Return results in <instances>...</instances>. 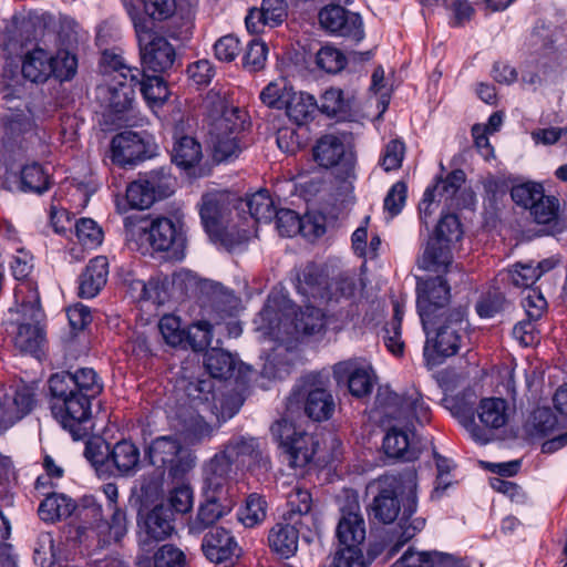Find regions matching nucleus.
<instances>
[{
	"label": "nucleus",
	"mask_w": 567,
	"mask_h": 567,
	"mask_svg": "<svg viewBox=\"0 0 567 567\" xmlns=\"http://www.w3.org/2000/svg\"><path fill=\"white\" fill-rule=\"evenodd\" d=\"M543 186L538 183H524L516 185L511 190L512 199L519 206L533 209L534 204L543 197Z\"/></svg>",
	"instance_id": "nucleus-59"
},
{
	"label": "nucleus",
	"mask_w": 567,
	"mask_h": 567,
	"mask_svg": "<svg viewBox=\"0 0 567 567\" xmlns=\"http://www.w3.org/2000/svg\"><path fill=\"white\" fill-rule=\"evenodd\" d=\"M152 465L164 468L172 478L179 480L196 465V455L173 436L156 437L147 449Z\"/></svg>",
	"instance_id": "nucleus-11"
},
{
	"label": "nucleus",
	"mask_w": 567,
	"mask_h": 567,
	"mask_svg": "<svg viewBox=\"0 0 567 567\" xmlns=\"http://www.w3.org/2000/svg\"><path fill=\"white\" fill-rule=\"evenodd\" d=\"M75 508L73 501L63 494L52 493L40 504L38 513L44 522H55L69 517Z\"/></svg>",
	"instance_id": "nucleus-39"
},
{
	"label": "nucleus",
	"mask_w": 567,
	"mask_h": 567,
	"mask_svg": "<svg viewBox=\"0 0 567 567\" xmlns=\"http://www.w3.org/2000/svg\"><path fill=\"white\" fill-rule=\"evenodd\" d=\"M275 217L277 229L281 236L292 237L305 228L302 219L291 209H277Z\"/></svg>",
	"instance_id": "nucleus-63"
},
{
	"label": "nucleus",
	"mask_w": 567,
	"mask_h": 567,
	"mask_svg": "<svg viewBox=\"0 0 567 567\" xmlns=\"http://www.w3.org/2000/svg\"><path fill=\"white\" fill-rule=\"evenodd\" d=\"M125 239L136 245V249L154 251H172L178 257L186 245L182 224L167 217H157L151 221L140 216H127L124 219Z\"/></svg>",
	"instance_id": "nucleus-4"
},
{
	"label": "nucleus",
	"mask_w": 567,
	"mask_h": 567,
	"mask_svg": "<svg viewBox=\"0 0 567 567\" xmlns=\"http://www.w3.org/2000/svg\"><path fill=\"white\" fill-rule=\"evenodd\" d=\"M318 18L321 28L332 34L351 38L354 41H361L364 37L361 17L341 6L330 4L322 8Z\"/></svg>",
	"instance_id": "nucleus-17"
},
{
	"label": "nucleus",
	"mask_w": 567,
	"mask_h": 567,
	"mask_svg": "<svg viewBox=\"0 0 567 567\" xmlns=\"http://www.w3.org/2000/svg\"><path fill=\"white\" fill-rule=\"evenodd\" d=\"M302 529L298 523L282 519L269 532L268 543L270 548L284 558L293 556L298 549L299 533Z\"/></svg>",
	"instance_id": "nucleus-27"
},
{
	"label": "nucleus",
	"mask_w": 567,
	"mask_h": 567,
	"mask_svg": "<svg viewBox=\"0 0 567 567\" xmlns=\"http://www.w3.org/2000/svg\"><path fill=\"white\" fill-rule=\"evenodd\" d=\"M213 326L208 321H198L185 331L184 346L188 344L194 351H204L212 341Z\"/></svg>",
	"instance_id": "nucleus-54"
},
{
	"label": "nucleus",
	"mask_w": 567,
	"mask_h": 567,
	"mask_svg": "<svg viewBox=\"0 0 567 567\" xmlns=\"http://www.w3.org/2000/svg\"><path fill=\"white\" fill-rule=\"evenodd\" d=\"M558 429V419L548 408L536 409L526 423V431L533 437H545Z\"/></svg>",
	"instance_id": "nucleus-46"
},
{
	"label": "nucleus",
	"mask_w": 567,
	"mask_h": 567,
	"mask_svg": "<svg viewBox=\"0 0 567 567\" xmlns=\"http://www.w3.org/2000/svg\"><path fill=\"white\" fill-rule=\"evenodd\" d=\"M14 303L16 312L22 318L13 337L14 348L21 353L39 357L45 343V334L40 324L44 313L35 285L31 281L17 285Z\"/></svg>",
	"instance_id": "nucleus-5"
},
{
	"label": "nucleus",
	"mask_w": 567,
	"mask_h": 567,
	"mask_svg": "<svg viewBox=\"0 0 567 567\" xmlns=\"http://www.w3.org/2000/svg\"><path fill=\"white\" fill-rule=\"evenodd\" d=\"M297 333L315 334L324 327L323 313L315 306H306L297 316L293 322Z\"/></svg>",
	"instance_id": "nucleus-49"
},
{
	"label": "nucleus",
	"mask_w": 567,
	"mask_h": 567,
	"mask_svg": "<svg viewBox=\"0 0 567 567\" xmlns=\"http://www.w3.org/2000/svg\"><path fill=\"white\" fill-rule=\"evenodd\" d=\"M336 535L341 545L349 547H360L365 540V520L355 493H346L344 503L340 507Z\"/></svg>",
	"instance_id": "nucleus-14"
},
{
	"label": "nucleus",
	"mask_w": 567,
	"mask_h": 567,
	"mask_svg": "<svg viewBox=\"0 0 567 567\" xmlns=\"http://www.w3.org/2000/svg\"><path fill=\"white\" fill-rule=\"evenodd\" d=\"M233 198L225 192H213L203 195L199 215L205 230L209 235H219L231 212Z\"/></svg>",
	"instance_id": "nucleus-20"
},
{
	"label": "nucleus",
	"mask_w": 567,
	"mask_h": 567,
	"mask_svg": "<svg viewBox=\"0 0 567 567\" xmlns=\"http://www.w3.org/2000/svg\"><path fill=\"white\" fill-rule=\"evenodd\" d=\"M289 403L302 404L305 414L317 422L329 420L336 409L328 380L313 373L298 381L289 396Z\"/></svg>",
	"instance_id": "nucleus-9"
},
{
	"label": "nucleus",
	"mask_w": 567,
	"mask_h": 567,
	"mask_svg": "<svg viewBox=\"0 0 567 567\" xmlns=\"http://www.w3.org/2000/svg\"><path fill=\"white\" fill-rule=\"evenodd\" d=\"M416 498L413 493L408 498V505L403 511V515L398 524L388 535L390 545L389 556L395 555L410 539L414 537L417 530L423 528L424 520L414 519L410 523L411 515L415 512Z\"/></svg>",
	"instance_id": "nucleus-25"
},
{
	"label": "nucleus",
	"mask_w": 567,
	"mask_h": 567,
	"mask_svg": "<svg viewBox=\"0 0 567 567\" xmlns=\"http://www.w3.org/2000/svg\"><path fill=\"white\" fill-rule=\"evenodd\" d=\"M235 506L234 498L229 493H217L203 489V502H200L196 516L188 523V530L193 535H199L223 517L228 515Z\"/></svg>",
	"instance_id": "nucleus-15"
},
{
	"label": "nucleus",
	"mask_w": 567,
	"mask_h": 567,
	"mask_svg": "<svg viewBox=\"0 0 567 567\" xmlns=\"http://www.w3.org/2000/svg\"><path fill=\"white\" fill-rule=\"evenodd\" d=\"M268 48L259 40L249 42L243 58V65L249 72H257L264 69L267 60Z\"/></svg>",
	"instance_id": "nucleus-62"
},
{
	"label": "nucleus",
	"mask_w": 567,
	"mask_h": 567,
	"mask_svg": "<svg viewBox=\"0 0 567 567\" xmlns=\"http://www.w3.org/2000/svg\"><path fill=\"white\" fill-rule=\"evenodd\" d=\"M464 183L465 173L462 169H454L445 178H439L436 184L427 189L433 190L439 203L444 200L449 209H458L465 206V202L461 203V198L465 194L464 192L460 193Z\"/></svg>",
	"instance_id": "nucleus-30"
},
{
	"label": "nucleus",
	"mask_w": 567,
	"mask_h": 567,
	"mask_svg": "<svg viewBox=\"0 0 567 567\" xmlns=\"http://www.w3.org/2000/svg\"><path fill=\"white\" fill-rule=\"evenodd\" d=\"M234 465L220 451L204 466L203 489L217 493H229V478Z\"/></svg>",
	"instance_id": "nucleus-29"
},
{
	"label": "nucleus",
	"mask_w": 567,
	"mask_h": 567,
	"mask_svg": "<svg viewBox=\"0 0 567 567\" xmlns=\"http://www.w3.org/2000/svg\"><path fill=\"white\" fill-rule=\"evenodd\" d=\"M172 159L184 169L194 167L202 159V146L194 137L182 136L173 147Z\"/></svg>",
	"instance_id": "nucleus-43"
},
{
	"label": "nucleus",
	"mask_w": 567,
	"mask_h": 567,
	"mask_svg": "<svg viewBox=\"0 0 567 567\" xmlns=\"http://www.w3.org/2000/svg\"><path fill=\"white\" fill-rule=\"evenodd\" d=\"M6 112L1 116L3 128V143L18 144L27 135L33 134L34 123L25 102L4 106Z\"/></svg>",
	"instance_id": "nucleus-22"
},
{
	"label": "nucleus",
	"mask_w": 567,
	"mask_h": 567,
	"mask_svg": "<svg viewBox=\"0 0 567 567\" xmlns=\"http://www.w3.org/2000/svg\"><path fill=\"white\" fill-rule=\"evenodd\" d=\"M51 54L41 48L28 51L20 59L21 72L31 83H44L52 76Z\"/></svg>",
	"instance_id": "nucleus-31"
},
{
	"label": "nucleus",
	"mask_w": 567,
	"mask_h": 567,
	"mask_svg": "<svg viewBox=\"0 0 567 567\" xmlns=\"http://www.w3.org/2000/svg\"><path fill=\"white\" fill-rule=\"evenodd\" d=\"M298 289L302 295L315 300L338 302L342 298H351L355 292L357 285L352 272H340L328 280L319 268L308 266L302 272V278L299 279Z\"/></svg>",
	"instance_id": "nucleus-10"
},
{
	"label": "nucleus",
	"mask_w": 567,
	"mask_h": 567,
	"mask_svg": "<svg viewBox=\"0 0 567 567\" xmlns=\"http://www.w3.org/2000/svg\"><path fill=\"white\" fill-rule=\"evenodd\" d=\"M234 357L219 348H212L206 351L204 357V365L212 378L228 379L235 370Z\"/></svg>",
	"instance_id": "nucleus-42"
},
{
	"label": "nucleus",
	"mask_w": 567,
	"mask_h": 567,
	"mask_svg": "<svg viewBox=\"0 0 567 567\" xmlns=\"http://www.w3.org/2000/svg\"><path fill=\"white\" fill-rule=\"evenodd\" d=\"M452 261L451 246L444 241L431 238L419 257L417 265L423 270L444 272L452 265Z\"/></svg>",
	"instance_id": "nucleus-33"
},
{
	"label": "nucleus",
	"mask_w": 567,
	"mask_h": 567,
	"mask_svg": "<svg viewBox=\"0 0 567 567\" xmlns=\"http://www.w3.org/2000/svg\"><path fill=\"white\" fill-rule=\"evenodd\" d=\"M144 12H141L144 17L153 23V21H166L174 17L177 10L176 0H142Z\"/></svg>",
	"instance_id": "nucleus-58"
},
{
	"label": "nucleus",
	"mask_w": 567,
	"mask_h": 567,
	"mask_svg": "<svg viewBox=\"0 0 567 567\" xmlns=\"http://www.w3.org/2000/svg\"><path fill=\"white\" fill-rule=\"evenodd\" d=\"M205 107L208 112V142L214 159L224 162L238 156L239 135L245 127L246 112L230 106L226 94L215 90L207 93Z\"/></svg>",
	"instance_id": "nucleus-2"
},
{
	"label": "nucleus",
	"mask_w": 567,
	"mask_h": 567,
	"mask_svg": "<svg viewBox=\"0 0 567 567\" xmlns=\"http://www.w3.org/2000/svg\"><path fill=\"white\" fill-rule=\"evenodd\" d=\"M21 182L24 188L38 194L48 190L51 185L48 172L38 163L25 165L22 168Z\"/></svg>",
	"instance_id": "nucleus-51"
},
{
	"label": "nucleus",
	"mask_w": 567,
	"mask_h": 567,
	"mask_svg": "<svg viewBox=\"0 0 567 567\" xmlns=\"http://www.w3.org/2000/svg\"><path fill=\"white\" fill-rule=\"evenodd\" d=\"M113 163L126 167L143 161L147 152L142 137L132 131H125L115 135L111 142Z\"/></svg>",
	"instance_id": "nucleus-23"
},
{
	"label": "nucleus",
	"mask_w": 567,
	"mask_h": 567,
	"mask_svg": "<svg viewBox=\"0 0 567 567\" xmlns=\"http://www.w3.org/2000/svg\"><path fill=\"white\" fill-rule=\"evenodd\" d=\"M312 439L303 433L298 432L285 446L286 452L290 456V464L295 467L308 464L312 456L313 450L309 446Z\"/></svg>",
	"instance_id": "nucleus-48"
},
{
	"label": "nucleus",
	"mask_w": 567,
	"mask_h": 567,
	"mask_svg": "<svg viewBox=\"0 0 567 567\" xmlns=\"http://www.w3.org/2000/svg\"><path fill=\"white\" fill-rule=\"evenodd\" d=\"M291 90L285 82H270L260 92V100L268 107L281 110Z\"/></svg>",
	"instance_id": "nucleus-61"
},
{
	"label": "nucleus",
	"mask_w": 567,
	"mask_h": 567,
	"mask_svg": "<svg viewBox=\"0 0 567 567\" xmlns=\"http://www.w3.org/2000/svg\"><path fill=\"white\" fill-rule=\"evenodd\" d=\"M137 86H140L144 100L151 106H159L168 99L169 91L166 82L158 75H146L145 72L141 71Z\"/></svg>",
	"instance_id": "nucleus-44"
},
{
	"label": "nucleus",
	"mask_w": 567,
	"mask_h": 567,
	"mask_svg": "<svg viewBox=\"0 0 567 567\" xmlns=\"http://www.w3.org/2000/svg\"><path fill=\"white\" fill-rule=\"evenodd\" d=\"M75 234L79 241L86 248L99 247L103 241L102 228L91 218H81L75 224Z\"/></svg>",
	"instance_id": "nucleus-57"
},
{
	"label": "nucleus",
	"mask_w": 567,
	"mask_h": 567,
	"mask_svg": "<svg viewBox=\"0 0 567 567\" xmlns=\"http://www.w3.org/2000/svg\"><path fill=\"white\" fill-rule=\"evenodd\" d=\"M143 527L150 539L159 542L167 538L174 530L172 509L164 505L155 506L146 515Z\"/></svg>",
	"instance_id": "nucleus-37"
},
{
	"label": "nucleus",
	"mask_w": 567,
	"mask_h": 567,
	"mask_svg": "<svg viewBox=\"0 0 567 567\" xmlns=\"http://www.w3.org/2000/svg\"><path fill=\"white\" fill-rule=\"evenodd\" d=\"M416 306L425 333L435 317L442 316L450 302V286L441 276L419 279L416 284Z\"/></svg>",
	"instance_id": "nucleus-12"
},
{
	"label": "nucleus",
	"mask_w": 567,
	"mask_h": 567,
	"mask_svg": "<svg viewBox=\"0 0 567 567\" xmlns=\"http://www.w3.org/2000/svg\"><path fill=\"white\" fill-rule=\"evenodd\" d=\"M429 333L424 347V357L429 362L439 364L441 358L456 354L470 340L465 310L457 307L435 317L429 326Z\"/></svg>",
	"instance_id": "nucleus-6"
},
{
	"label": "nucleus",
	"mask_w": 567,
	"mask_h": 567,
	"mask_svg": "<svg viewBox=\"0 0 567 567\" xmlns=\"http://www.w3.org/2000/svg\"><path fill=\"white\" fill-rule=\"evenodd\" d=\"M33 403V394L27 388L17 391L13 396V408L2 410L0 426L2 429L12 426L32 410Z\"/></svg>",
	"instance_id": "nucleus-45"
},
{
	"label": "nucleus",
	"mask_w": 567,
	"mask_h": 567,
	"mask_svg": "<svg viewBox=\"0 0 567 567\" xmlns=\"http://www.w3.org/2000/svg\"><path fill=\"white\" fill-rule=\"evenodd\" d=\"M105 450L107 467H114L122 476H130L136 472L140 465V450L133 442L122 440L112 447L105 446Z\"/></svg>",
	"instance_id": "nucleus-26"
},
{
	"label": "nucleus",
	"mask_w": 567,
	"mask_h": 567,
	"mask_svg": "<svg viewBox=\"0 0 567 567\" xmlns=\"http://www.w3.org/2000/svg\"><path fill=\"white\" fill-rule=\"evenodd\" d=\"M127 13L134 28L143 72L165 73L172 70L177 53L168 39L181 40V32L172 28L159 32L134 6L127 9Z\"/></svg>",
	"instance_id": "nucleus-3"
},
{
	"label": "nucleus",
	"mask_w": 567,
	"mask_h": 567,
	"mask_svg": "<svg viewBox=\"0 0 567 567\" xmlns=\"http://www.w3.org/2000/svg\"><path fill=\"white\" fill-rule=\"evenodd\" d=\"M375 408L382 422L396 421L406 426L413 419L420 424L430 421V409L417 391L398 394L389 386H380L375 396Z\"/></svg>",
	"instance_id": "nucleus-7"
},
{
	"label": "nucleus",
	"mask_w": 567,
	"mask_h": 567,
	"mask_svg": "<svg viewBox=\"0 0 567 567\" xmlns=\"http://www.w3.org/2000/svg\"><path fill=\"white\" fill-rule=\"evenodd\" d=\"M402 483V477L389 474L369 483L368 491L373 494L370 505V516L373 519L390 524L398 517L401 509L399 493Z\"/></svg>",
	"instance_id": "nucleus-13"
},
{
	"label": "nucleus",
	"mask_w": 567,
	"mask_h": 567,
	"mask_svg": "<svg viewBox=\"0 0 567 567\" xmlns=\"http://www.w3.org/2000/svg\"><path fill=\"white\" fill-rule=\"evenodd\" d=\"M212 308L221 316H233L239 307V299L235 293L220 284L212 286Z\"/></svg>",
	"instance_id": "nucleus-52"
},
{
	"label": "nucleus",
	"mask_w": 567,
	"mask_h": 567,
	"mask_svg": "<svg viewBox=\"0 0 567 567\" xmlns=\"http://www.w3.org/2000/svg\"><path fill=\"white\" fill-rule=\"evenodd\" d=\"M204 556L214 564H221L239 557L240 548L235 536L225 527H214L202 540Z\"/></svg>",
	"instance_id": "nucleus-21"
},
{
	"label": "nucleus",
	"mask_w": 567,
	"mask_h": 567,
	"mask_svg": "<svg viewBox=\"0 0 567 567\" xmlns=\"http://www.w3.org/2000/svg\"><path fill=\"white\" fill-rule=\"evenodd\" d=\"M312 498L309 491L296 485L287 494V511L282 519L298 523L300 528L311 530L316 527V518L311 513Z\"/></svg>",
	"instance_id": "nucleus-24"
},
{
	"label": "nucleus",
	"mask_w": 567,
	"mask_h": 567,
	"mask_svg": "<svg viewBox=\"0 0 567 567\" xmlns=\"http://www.w3.org/2000/svg\"><path fill=\"white\" fill-rule=\"evenodd\" d=\"M383 450L389 457L412 461L417 457V452L411 446L405 432L391 426L383 439Z\"/></svg>",
	"instance_id": "nucleus-40"
},
{
	"label": "nucleus",
	"mask_w": 567,
	"mask_h": 567,
	"mask_svg": "<svg viewBox=\"0 0 567 567\" xmlns=\"http://www.w3.org/2000/svg\"><path fill=\"white\" fill-rule=\"evenodd\" d=\"M110 511L112 512L111 520L97 525V533L103 536L101 539L103 544H109L112 540L120 542L127 532L126 513L118 507Z\"/></svg>",
	"instance_id": "nucleus-47"
},
{
	"label": "nucleus",
	"mask_w": 567,
	"mask_h": 567,
	"mask_svg": "<svg viewBox=\"0 0 567 567\" xmlns=\"http://www.w3.org/2000/svg\"><path fill=\"white\" fill-rule=\"evenodd\" d=\"M52 75L60 81L72 79L78 69L76 56L69 50H59L55 55L51 54Z\"/></svg>",
	"instance_id": "nucleus-56"
},
{
	"label": "nucleus",
	"mask_w": 567,
	"mask_h": 567,
	"mask_svg": "<svg viewBox=\"0 0 567 567\" xmlns=\"http://www.w3.org/2000/svg\"><path fill=\"white\" fill-rule=\"evenodd\" d=\"M109 275L106 257L97 256L90 260L79 277V297L93 298L105 286Z\"/></svg>",
	"instance_id": "nucleus-28"
},
{
	"label": "nucleus",
	"mask_w": 567,
	"mask_h": 567,
	"mask_svg": "<svg viewBox=\"0 0 567 567\" xmlns=\"http://www.w3.org/2000/svg\"><path fill=\"white\" fill-rule=\"evenodd\" d=\"M156 198L164 199L175 192L176 178L169 166H161L138 175Z\"/></svg>",
	"instance_id": "nucleus-38"
},
{
	"label": "nucleus",
	"mask_w": 567,
	"mask_h": 567,
	"mask_svg": "<svg viewBox=\"0 0 567 567\" xmlns=\"http://www.w3.org/2000/svg\"><path fill=\"white\" fill-rule=\"evenodd\" d=\"M351 137V133L346 131L320 136L312 148L315 162L324 168L349 163L352 157V153L348 148Z\"/></svg>",
	"instance_id": "nucleus-18"
},
{
	"label": "nucleus",
	"mask_w": 567,
	"mask_h": 567,
	"mask_svg": "<svg viewBox=\"0 0 567 567\" xmlns=\"http://www.w3.org/2000/svg\"><path fill=\"white\" fill-rule=\"evenodd\" d=\"M287 116L297 125H305L313 120L318 103L313 95L291 90L284 106Z\"/></svg>",
	"instance_id": "nucleus-35"
},
{
	"label": "nucleus",
	"mask_w": 567,
	"mask_h": 567,
	"mask_svg": "<svg viewBox=\"0 0 567 567\" xmlns=\"http://www.w3.org/2000/svg\"><path fill=\"white\" fill-rule=\"evenodd\" d=\"M126 200L132 208L146 209L158 199L138 176L136 181L127 186Z\"/></svg>",
	"instance_id": "nucleus-55"
},
{
	"label": "nucleus",
	"mask_w": 567,
	"mask_h": 567,
	"mask_svg": "<svg viewBox=\"0 0 567 567\" xmlns=\"http://www.w3.org/2000/svg\"><path fill=\"white\" fill-rule=\"evenodd\" d=\"M239 206L243 210L246 207L256 223H269L277 212L267 190H259L247 197L246 200H240Z\"/></svg>",
	"instance_id": "nucleus-41"
},
{
	"label": "nucleus",
	"mask_w": 567,
	"mask_h": 567,
	"mask_svg": "<svg viewBox=\"0 0 567 567\" xmlns=\"http://www.w3.org/2000/svg\"><path fill=\"white\" fill-rule=\"evenodd\" d=\"M52 413L73 439L86 435L83 426L91 417V402L103 391V382L92 368L59 372L49 379Z\"/></svg>",
	"instance_id": "nucleus-1"
},
{
	"label": "nucleus",
	"mask_w": 567,
	"mask_h": 567,
	"mask_svg": "<svg viewBox=\"0 0 567 567\" xmlns=\"http://www.w3.org/2000/svg\"><path fill=\"white\" fill-rule=\"evenodd\" d=\"M21 45L10 32L0 38V99L3 106L22 103L28 95L27 80L18 58Z\"/></svg>",
	"instance_id": "nucleus-8"
},
{
	"label": "nucleus",
	"mask_w": 567,
	"mask_h": 567,
	"mask_svg": "<svg viewBox=\"0 0 567 567\" xmlns=\"http://www.w3.org/2000/svg\"><path fill=\"white\" fill-rule=\"evenodd\" d=\"M221 452L236 468H269V457L254 437H233L224 445Z\"/></svg>",
	"instance_id": "nucleus-16"
},
{
	"label": "nucleus",
	"mask_w": 567,
	"mask_h": 567,
	"mask_svg": "<svg viewBox=\"0 0 567 567\" xmlns=\"http://www.w3.org/2000/svg\"><path fill=\"white\" fill-rule=\"evenodd\" d=\"M508 404L501 398L482 399L477 406V416L487 430L503 427L509 417Z\"/></svg>",
	"instance_id": "nucleus-36"
},
{
	"label": "nucleus",
	"mask_w": 567,
	"mask_h": 567,
	"mask_svg": "<svg viewBox=\"0 0 567 567\" xmlns=\"http://www.w3.org/2000/svg\"><path fill=\"white\" fill-rule=\"evenodd\" d=\"M559 203L558 199L553 196H545L534 204L530 214L537 224L548 225L550 230H557V217H558Z\"/></svg>",
	"instance_id": "nucleus-50"
},
{
	"label": "nucleus",
	"mask_w": 567,
	"mask_h": 567,
	"mask_svg": "<svg viewBox=\"0 0 567 567\" xmlns=\"http://www.w3.org/2000/svg\"><path fill=\"white\" fill-rule=\"evenodd\" d=\"M316 63L328 73H338L346 66L347 59L338 49L326 45L318 51Z\"/></svg>",
	"instance_id": "nucleus-60"
},
{
	"label": "nucleus",
	"mask_w": 567,
	"mask_h": 567,
	"mask_svg": "<svg viewBox=\"0 0 567 567\" xmlns=\"http://www.w3.org/2000/svg\"><path fill=\"white\" fill-rule=\"evenodd\" d=\"M141 71H136V74H132V79L118 81L103 89L110 110L122 113L132 107Z\"/></svg>",
	"instance_id": "nucleus-32"
},
{
	"label": "nucleus",
	"mask_w": 567,
	"mask_h": 567,
	"mask_svg": "<svg viewBox=\"0 0 567 567\" xmlns=\"http://www.w3.org/2000/svg\"><path fill=\"white\" fill-rule=\"evenodd\" d=\"M266 501L261 496L250 494L245 506L238 513V519L246 527H255L266 518Z\"/></svg>",
	"instance_id": "nucleus-53"
},
{
	"label": "nucleus",
	"mask_w": 567,
	"mask_h": 567,
	"mask_svg": "<svg viewBox=\"0 0 567 567\" xmlns=\"http://www.w3.org/2000/svg\"><path fill=\"white\" fill-rule=\"evenodd\" d=\"M333 374L338 383L347 382L350 393L355 398L368 396L375 383L372 368L354 360L337 363Z\"/></svg>",
	"instance_id": "nucleus-19"
},
{
	"label": "nucleus",
	"mask_w": 567,
	"mask_h": 567,
	"mask_svg": "<svg viewBox=\"0 0 567 567\" xmlns=\"http://www.w3.org/2000/svg\"><path fill=\"white\" fill-rule=\"evenodd\" d=\"M462 237L461 224L454 214H446L441 217L433 239L441 240L451 246L453 241Z\"/></svg>",
	"instance_id": "nucleus-64"
},
{
	"label": "nucleus",
	"mask_w": 567,
	"mask_h": 567,
	"mask_svg": "<svg viewBox=\"0 0 567 567\" xmlns=\"http://www.w3.org/2000/svg\"><path fill=\"white\" fill-rule=\"evenodd\" d=\"M318 111L338 121H353V99L344 97L342 90L330 87L320 97Z\"/></svg>",
	"instance_id": "nucleus-34"
}]
</instances>
